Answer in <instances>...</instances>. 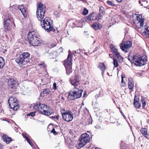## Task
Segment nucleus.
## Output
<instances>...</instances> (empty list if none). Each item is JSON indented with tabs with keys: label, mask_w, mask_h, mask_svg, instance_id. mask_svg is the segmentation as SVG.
I'll use <instances>...</instances> for the list:
<instances>
[{
	"label": "nucleus",
	"mask_w": 149,
	"mask_h": 149,
	"mask_svg": "<svg viewBox=\"0 0 149 149\" xmlns=\"http://www.w3.org/2000/svg\"><path fill=\"white\" fill-rule=\"evenodd\" d=\"M141 132L142 134L144 135L146 138H148V137H147L146 136L147 135H148V134L146 129H142L141 130Z\"/></svg>",
	"instance_id": "obj_34"
},
{
	"label": "nucleus",
	"mask_w": 149,
	"mask_h": 149,
	"mask_svg": "<svg viewBox=\"0 0 149 149\" xmlns=\"http://www.w3.org/2000/svg\"><path fill=\"white\" fill-rule=\"evenodd\" d=\"M84 97H85V95H84Z\"/></svg>",
	"instance_id": "obj_61"
},
{
	"label": "nucleus",
	"mask_w": 149,
	"mask_h": 149,
	"mask_svg": "<svg viewBox=\"0 0 149 149\" xmlns=\"http://www.w3.org/2000/svg\"><path fill=\"white\" fill-rule=\"evenodd\" d=\"M58 51L60 52H62L63 51V49L62 47H60L58 49Z\"/></svg>",
	"instance_id": "obj_45"
},
{
	"label": "nucleus",
	"mask_w": 149,
	"mask_h": 149,
	"mask_svg": "<svg viewBox=\"0 0 149 149\" xmlns=\"http://www.w3.org/2000/svg\"><path fill=\"white\" fill-rule=\"evenodd\" d=\"M98 68L102 71V75L104 73V71L106 69V66L102 63H99Z\"/></svg>",
	"instance_id": "obj_18"
},
{
	"label": "nucleus",
	"mask_w": 149,
	"mask_h": 149,
	"mask_svg": "<svg viewBox=\"0 0 149 149\" xmlns=\"http://www.w3.org/2000/svg\"><path fill=\"white\" fill-rule=\"evenodd\" d=\"M110 57H111V56H110V54H109Z\"/></svg>",
	"instance_id": "obj_60"
},
{
	"label": "nucleus",
	"mask_w": 149,
	"mask_h": 149,
	"mask_svg": "<svg viewBox=\"0 0 149 149\" xmlns=\"http://www.w3.org/2000/svg\"><path fill=\"white\" fill-rule=\"evenodd\" d=\"M134 107L135 108H139L140 107L141 104L138 100H136L135 97H134Z\"/></svg>",
	"instance_id": "obj_26"
},
{
	"label": "nucleus",
	"mask_w": 149,
	"mask_h": 149,
	"mask_svg": "<svg viewBox=\"0 0 149 149\" xmlns=\"http://www.w3.org/2000/svg\"><path fill=\"white\" fill-rule=\"evenodd\" d=\"M72 54L70 50L69 51V54L67 59L65 60L64 62L65 67H67L72 66Z\"/></svg>",
	"instance_id": "obj_15"
},
{
	"label": "nucleus",
	"mask_w": 149,
	"mask_h": 149,
	"mask_svg": "<svg viewBox=\"0 0 149 149\" xmlns=\"http://www.w3.org/2000/svg\"><path fill=\"white\" fill-rule=\"evenodd\" d=\"M116 1L118 2H121L122 1V0H116Z\"/></svg>",
	"instance_id": "obj_49"
},
{
	"label": "nucleus",
	"mask_w": 149,
	"mask_h": 149,
	"mask_svg": "<svg viewBox=\"0 0 149 149\" xmlns=\"http://www.w3.org/2000/svg\"><path fill=\"white\" fill-rule=\"evenodd\" d=\"M51 133H52L54 135H56L57 134V132H56L54 129V128H53L51 131Z\"/></svg>",
	"instance_id": "obj_41"
},
{
	"label": "nucleus",
	"mask_w": 149,
	"mask_h": 149,
	"mask_svg": "<svg viewBox=\"0 0 149 149\" xmlns=\"http://www.w3.org/2000/svg\"><path fill=\"white\" fill-rule=\"evenodd\" d=\"M50 92V91L49 89H45L41 93L40 95H42V94H44V95H42L43 96L47 95L49 94V93Z\"/></svg>",
	"instance_id": "obj_27"
},
{
	"label": "nucleus",
	"mask_w": 149,
	"mask_h": 149,
	"mask_svg": "<svg viewBox=\"0 0 149 149\" xmlns=\"http://www.w3.org/2000/svg\"><path fill=\"white\" fill-rule=\"evenodd\" d=\"M102 91H100V93H101L102 92Z\"/></svg>",
	"instance_id": "obj_56"
},
{
	"label": "nucleus",
	"mask_w": 149,
	"mask_h": 149,
	"mask_svg": "<svg viewBox=\"0 0 149 149\" xmlns=\"http://www.w3.org/2000/svg\"><path fill=\"white\" fill-rule=\"evenodd\" d=\"M47 106L46 105L39 102L34 105L33 106V108L42 114V112L46 109Z\"/></svg>",
	"instance_id": "obj_11"
},
{
	"label": "nucleus",
	"mask_w": 149,
	"mask_h": 149,
	"mask_svg": "<svg viewBox=\"0 0 149 149\" xmlns=\"http://www.w3.org/2000/svg\"><path fill=\"white\" fill-rule=\"evenodd\" d=\"M144 22H139L138 21H135V26L137 28L139 29L143 26Z\"/></svg>",
	"instance_id": "obj_24"
},
{
	"label": "nucleus",
	"mask_w": 149,
	"mask_h": 149,
	"mask_svg": "<svg viewBox=\"0 0 149 149\" xmlns=\"http://www.w3.org/2000/svg\"><path fill=\"white\" fill-rule=\"evenodd\" d=\"M123 117H124V118H125V117H124V116H123Z\"/></svg>",
	"instance_id": "obj_62"
},
{
	"label": "nucleus",
	"mask_w": 149,
	"mask_h": 149,
	"mask_svg": "<svg viewBox=\"0 0 149 149\" xmlns=\"http://www.w3.org/2000/svg\"><path fill=\"white\" fill-rule=\"evenodd\" d=\"M36 113L35 112H31V113H30L29 114V116H31L32 117H33V116H35V113Z\"/></svg>",
	"instance_id": "obj_43"
},
{
	"label": "nucleus",
	"mask_w": 149,
	"mask_h": 149,
	"mask_svg": "<svg viewBox=\"0 0 149 149\" xmlns=\"http://www.w3.org/2000/svg\"><path fill=\"white\" fill-rule=\"evenodd\" d=\"M111 49L112 52H113V54L117 56L118 58L119 56H120V54L118 52L117 49H116L115 47H111Z\"/></svg>",
	"instance_id": "obj_25"
},
{
	"label": "nucleus",
	"mask_w": 149,
	"mask_h": 149,
	"mask_svg": "<svg viewBox=\"0 0 149 149\" xmlns=\"http://www.w3.org/2000/svg\"><path fill=\"white\" fill-rule=\"evenodd\" d=\"M132 79L131 80L130 79H129V83L128 84V88L130 89H132L134 87V83L132 82Z\"/></svg>",
	"instance_id": "obj_28"
},
{
	"label": "nucleus",
	"mask_w": 149,
	"mask_h": 149,
	"mask_svg": "<svg viewBox=\"0 0 149 149\" xmlns=\"http://www.w3.org/2000/svg\"><path fill=\"white\" fill-rule=\"evenodd\" d=\"M41 22L42 27L46 31L48 32L51 31L54 32L55 30L53 29L52 22L50 18L48 17H45L42 21H41Z\"/></svg>",
	"instance_id": "obj_4"
},
{
	"label": "nucleus",
	"mask_w": 149,
	"mask_h": 149,
	"mask_svg": "<svg viewBox=\"0 0 149 149\" xmlns=\"http://www.w3.org/2000/svg\"><path fill=\"white\" fill-rule=\"evenodd\" d=\"M136 21H138L139 22H144V19L142 18V16L141 15H137L136 16Z\"/></svg>",
	"instance_id": "obj_30"
},
{
	"label": "nucleus",
	"mask_w": 149,
	"mask_h": 149,
	"mask_svg": "<svg viewBox=\"0 0 149 149\" xmlns=\"http://www.w3.org/2000/svg\"><path fill=\"white\" fill-rule=\"evenodd\" d=\"M56 83H54L53 85V89L54 90H56Z\"/></svg>",
	"instance_id": "obj_44"
},
{
	"label": "nucleus",
	"mask_w": 149,
	"mask_h": 149,
	"mask_svg": "<svg viewBox=\"0 0 149 149\" xmlns=\"http://www.w3.org/2000/svg\"><path fill=\"white\" fill-rule=\"evenodd\" d=\"M113 64L114 66L115 67H117L118 66V64L116 60L115 59H114Z\"/></svg>",
	"instance_id": "obj_35"
},
{
	"label": "nucleus",
	"mask_w": 149,
	"mask_h": 149,
	"mask_svg": "<svg viewBox=\"0 0 149 149\" xmlns=\"http://www.w3.org/2000/svg\"><path fill=\"white\" fill-rule=\"evenodd\" d=\"M79 76L78 75H76L74 79H70V83L72 85L76 87H80V82L79 80Z\"/></svg>",
	"instance_id": "obj_14"
},
{
	"label": "nucleus",
	"mask_w": 149,
	"mask_h": 149,
	"mask_svg": "<svg viewBox=\"0 0 149 149\" xmlns=\"http://www.w3.org/2000/svg\"><path fill=\"white\" fill-rule=\"evenodd\" d=\"M121 83V86H125L126 84L125 83L123 82V79H122Z\"/></svg>",
	"instance_id": "obj_42"
},
{
	"label": "nucleus",
	"mask_w": 149,
	"mask_h": 149,
	"mask_svg": "<svg viewBox=\"0 0 149 149\" xmlns=\"http://www.w3.org/2000/svg\"><path fill=\"white\" fill-rule=\"evenodd\" d=\"M5 64V61L2 57H0V69L2 68Z\"/></svg>",
	"instance_id": "obj_29"
},
{
	"label": "nucleus",
	"mask_w": 149,
	"mask_h": 149,
	"mask_svg": "<svg viewBox=\"0 0 149 149\" xmlns=\"http://www.w3.org/2000/svg\"><path fill=\"white\" fill-rule=\"evenodd\" d=\"M104 13V8L102 6L100 7L99 9V12L98 16V20L101 18V17H102Z\"/></svg>",
	"instance_id": "obj_20"
},
{
	"label": "nucleus",
	"mask_w": 149,
	"mask_h": 149,
	"mask_svg": "<svg viewBox=\"0 0 149 149\" xmlns=\"http://www.w3.org/2000/svg\"><path fill=\"white\" fill-rule=\"evenodd\" d=\"M139 3H141V1H139Z\"/></svg>",
	"instance_id": "obj_57"
},
{
	"label": "nucleus",
	"mask_w": 149,
	"mask_h": 149,
	"mask_svg": "<svg viewBox=\"0 0 149 149\" xmlns=\"http://www.w3.org/2000/svg\"><path fill=\"white\" fill-rule=\"evenodd\" d=\"M29 55L27 52L23 53L16 59L15 61L19 65H26L29 61Z\"/></svg>",
	"instance_id": "obj_5"
},
{
	"label": "nucleus",
	"mask_w": 149,
	"mask_h": 149,
	"mask_svg": "<svg viewBox=\"0 0 149 149\" xmlns=\"http://www.w3.org/2000/svg\"><path fill=\"white\" fill-rule=\"evenodd\" d=\"M125 77V75H122L121 76V79H123V78Z\"/></svg>",
	"instance_id": "obj_48"
},
{
	"label": "nucleus",
	"mask_w": 149,
	"mask_h": 149,
	"mask_svg": "<svg viewBox=\"0 0 149 149\" xmlns=\"http://www.w3.org/2000/svg\"><path fill=\"white\" fill-rule=\"evenodd\" d=\"M3 141L7 143H9L12 140L10 137H9L6 135H4L3 136Z\"/></svg>",
	"instance_id": "obj_23"
},
{
	"label": "nucleus",
	"mask_w": 149,
	"mask_h": 149,
	"mask_svg": "<svg viewBox=\"0 0 149 149\" xmlns=\"http://www.w3.org/2000/svg\"><path fill=\"white\" fill-rule=\"evenodd\" d=\"M92 27L95 30H98L101 29L102 26L100 23L95 22L93 24Z\"/></svg>",
	"instance_id": "obj_21"
},
{
	"label": "nucleus",
	"mask_w": 149,
	"mask_h": 149,
	"mask_svg": "<svg viewBox=\"0 0 149 149\" xmlns=\"http://www.w3.org/2000/svg\"><path fill=\"white\" fill-rule=\"evenodd\" d=\"M98 16L94 13L91 14L87 17V19L90 21H95V20H98Z\"/></svg>",
	"instance_id": "obj_16"
},
{
	"label": "nucleus",
	"mask_w": 149,
	"mask_h": 149,
	"mask_svg": "<svg viewBox=\"0 0 149 149\" xmlns=\"http://www.w3.org/2000/svg\"><path fill=\"white\" fill-rule=\"evenodd\" d=\"M129 60L132 63H134L136 66H141L146 64L147 61L146 56H141L139 55H133L129 56Z\"/></svg>",
	"instance_id": "obj_1"
},
{
	"label": "nucleus",
	"mask_w": 149,
	"mask_h": 149,
	"mask_svg": "<svg viewBox=\"0 0 149 149\" xmlns=\"http://www.w3.org/2000/svg\"><path fill=\"white\" fill-rule=\"evenodd\" d=\"M146 136H147V137H148V138H149V135L148 134V135H147Z\"/></svg>",
	"instance_id": "obj_54"
},
{
	"label": "nucleus",
	"mask_w": 149,
	"mask_h": 149,
	"mask_svg": "<svg viewBox=\"0 0 149 149\" xmlns=\"http://www.w3.org/2000/svg\"><path fill=\"white\" fill-rule=\"evenodd\" d=\"M132 46V43L130 41L124 42L122 43L120 45L121 49L124 52H127V49H129Z\"/></svg>",
	"instance_id": "obj_12"
},
{
	"label": "nucleus",
	"mask_w": 149,
	"mask_h": 149,
	"mask_svg": "<svg viewBox=\"0 0 149 149\" xmlns=\"http://www.w3.org/2000/svg\"><path fill=\"white\" fill-rule=\"evenodd\" d=\"M79 142L78 146L81 148L84 146L86 143L89 142L90 141V137L88 134L86 133L82 134L79 139Z\"/></svg>",
	"instance_id": "obj_6"
},
{
	"label": "nucleus",
	"mask_w": 149,
	"mask_h": 149,
	"mask_svg": "<svg viewBox=\"0 0 149 149\" xmlns=\"http://www.w3.org/2000/svg\"><path fill=\"white\" fill-rule=\"evenodd\" d=\"M88 13V10L86 8H84V9L82 13V14L84 15H86Z\"/></svg>",
	"instance_id": "obj_37"
},
{
	"label": "nucleus",
	"mask_w": 149,
	"mask_h": 149,
	"mask_svg": "<svg viewBox=\"0 0 149 149\" xmlns=\"http://www.w3.org/2000/svg\"><path fill=\"white\" fill-rule=\"evenodd\" d=\"M95 149H100L99 148H96Z\"/></svg>",
	"instance_id": "obj_58"
},
{
	"label": "nucleus",
	"mask_w": 149,
	"mask_h": 149,
	"mask_svg": "<svg viewBox=\"0 0 149 149\" xmlns=\"http://www.w3.org/2000/svg\"><path fill=\"white\" fill-rule=\"evenodd\" d=\"M66 73L69 74L72 72V66L65 67Z\"/></svg>",
	"instance_id": "obj_33"
},
{
	"label": "nucleus",
	"mask_w": 149,
	"mask_h": 149,
	"mask_svg": "<svg viewBox=\"0 0 149 149\" xmlns=\"http://www.w3.org/2000/svg\"><path fill=\"white\" fill-rule=\"evenodd\" d=\"M80 87L74 86V88L70 91L68 93V99L72 100L80 97L83 90L79 88Z\"/></svg>",
	"instance_id": "obj_3"
},
{
	"label": "nucleus",
	"mask_w": 149,
	"mask_h": 149,
	"mask_svg": "<svg viewBox=\"0 0 149 149\" xmlns=\"http://www.w3.org/2000/svg\"><path fill=\"white\" fill-rule=\"evenodd\" d=\"M95 127L96 129H100L101 128V127H100V126L99 125H96V126H95Z\"/></svg>",
	"instance_id": "obj_46"
},
{
	"label": "nucleus",
	"mask_w": 149,
	"mask_h": 149,
	"mask_svg": "<svg viewBox=\"0 0 149 149\" xmlns=\"http://www.w3.org/2000/svg\"><path fill=\"white\" fill-rule=\"evenodd\" d=\"M18 81L11 77L8 79V84L11 88L16 89L18 86Z\"/></svg>",
	"instance_id": "obj_10"
},
{
	"label": "nucleus",
	"mask_w": 149,
	"mask_h": 149,
	"mask_svg": "<svg viewBox=\"0 0 149 149\" xmlns=\"http://www.w3.org/2000/svg\"><path fill=\"white\" fill-rule=\"evenodd\" d=\"M18 9L20 11L23 16L25 17H26L27 15V8L24 7V5H21L19 6L18 7Z\"/></svg>",
	"instance_id": "obj_17"
},
{
	"label": "nucleus",
	"mask_w": 149,
	"mask_h": 149,
	"mask_svg": "<svg viewBox=\"0 0 149 149\" xmlns=\"http://www.w3.org/2000/svg\"><path fill=\"white\" fill-rule=\"evenodd\" d=\"M107 3L108 5L111 6H115V4L112 1H107Z\"/></svg>",
	"instance_id": "obj_36"
},
{
	"label": "nucleus",
	"mask_w": 149,
	"mask_h": 149,
	"mask_svg": "<svg viewBox=\"0 0 149 149\" xmlns=\"http://www.w3.org/2000/svg\"><path fill=\"white\" fill-rule=\"evenodd\" d=\"M45 110L42 112V114L45 115H50L52 112V109L49 107H47V106L46 107V109Z\"/></svg>",
	"instance_id": "obj_19"
},
{
	"label": "nucleus",
	"mask_w": 149,
	"mask_h": 149,
	"mask_svg": "<svg viewBox=\"0 0 149 149\" xmlns=\"http://www.w3.org/2000/svg\"><path fill=\"white\" fill-rule=\"evenodd\" d=\"M29 143L30 144V145L31 146H33V144H32V143H31V142H30H30H29Z\"/></svg>",
	"instance_id": "obj_51"
},
{
	"label": "nucleus",
	"mask_w": 149,
	"mask_h": 149,
	"mask_svg": "<svg viewBox=\"0 0 149 149\" xmlns=\"http://www.w3.org/2000/svg\"><path fill=\"white\" fill-rule=\"evenodd\" d=\"M51 117L53 120H55L56 119L57 120H58L59 118V115L55 116H52Z\"/></svg>",
	"instance_id": "obj_40"
},
{
	"label": "nucleus",
	"mask_w": 149,
	"mask_h": 149,
	"mask_svg": "<svg viewBox=\"0 0 149 149\" xmlns=\"http://www.w3.org/2000/svg\"><path fill=\"white\" fill-rule=\"evenodd\" d=\"M0 149H3V145L0 143Z\"/></svg>",
	"instance_id": "obj_47"
},
{
	"label": "nucleus",
	"mask_w": 149,
	"mask_h": 149,
	"mask_svg": "<svg viewBox=\"0 0 149 149\" xmlns=\"http://www.w3.org/2000/svg\"><path fill=\"white\" fill-rule=\"evenodd\" d=\"M8 102L10 108L13 110L16 111L19 108L16 98L12 97H10L8 100Z\"/></svg>",
	"instance_id": "obj_8"
},
{
	"label": "nucleus",
	"mask_w": 149,
	"mask_h": 149,
	"mask_svg": "<svg viewBox=\"0 0 149 149\" xmlns=\"http://www.w3.org/2000/svg\"><path fill=\"white\" fill-rule=\"evenodd\" d=\"M45 12V6L41 3H39L36 11L37 17L39 20H41L44 17Z\"/></svg>",
	"instance_id": "obj_7"
},
{
	"label": "nucleus",
	"mask_w": 149,
	"mask_h": 149,
	"mask_svg": "<svg viewBox=\"0 0 149 149\" xmlns=\"http://www.w3.org/2000/svg\"><path fill=\"white\" fill-rule=\"evenodd\" d=\"M110 57H111V56H110V54H109Z\"/></svg>",
	"instance_id": "obj_59"
},
{
	"label": "nucleus",
	"mask_w": 149,
	"mask_h": 149,
	"mask_svg": "<svg viewBox=\"0 0 149 149\" xmlns=\"http://www.w3.org/2000/svg\"><path fill=\"white\" fill-rule=\"evenodd\" d=\"M120 113H121L122 114V115H123L124 114H123V112H122V111L120 110Z\"/></svg>",
	"instance_id": "obj_53"
},
{
	"label": "nucleus",
	"mask_w": 149,
	"mask_h": 149,
	"mask_svg": "<svg viewBox=\"0 0 149 149\" xmlns=\"http://www.w3.org/2000/svg\"><path fill=\"white\" fill-rule=\"evenodd\" d=\"M89 123L90 124H91L92 123V122L91 121V122H89Z\"/></svg>",
	"instance_id": "obj_55"
},
{
	"label": "nucleus",
	"mask_w": 149,
	"mask_h": 149,
	"mask_svg": "<svg viewBox=\"0 0 149 149\" xmlns=\"http://www.w3.org/2000/svg\"><path fill=\"white\" fill-rule=\"evenodd\" d=\"M143 29V32L145 33L147 38H149V26L146 25H145Z\"/></svg>",
	"instance_id": "obj_22"
},
{
	"label": "nucleus",
	"mask_w": 149,
	"mask_h": 149,
	"mask_svg": "<svg viewBox=\"0 0 149 149\" xmlns=\"http://www.w3.org/2000/svg\"><path fill=\"white\" fill-rule=\"evenodd\" d=\"M63 119L65 121L69 122L72 121L73 119V114L70 110L66 111L62 113Z\"/></svg>",
	"instance_id": "obj_9"
},
{
	"label": "nucleus",
	"mask_w": 149,
	"mask_h": 149,
	"mask_svg": "<svg viewBox=\"0 0 149 149\" xmlns=\"http://www.w3.org/2000/svg\"><path fill=\"white\" fill-rule=\"evenodd\" d=\"M39 36L34 31H29L28 34V41L29 43L33 46H38L40 43Z\"/></svg>",
	"instance_id": "obj_2"
},
{
	"label": "nucleus",
	"mask_w": 149,
	"mask_h": 149,
	"mask_svg": "<svg viewBox=\"0 0 149 149\" xmlns=\"http://www.w3.org/2000/svg\"><path fill=\"white\" fill-rule=\"evenodd\" d=\"M146 98L144 97H142L141 99V102L142 103V106L143 108H144L146 105Z\"/></svg>",
	"instance_id": "obj_32"
},
{
	"label": "nucleus",
	"mask_w": 149,
	"mask_h": 149,
	"mask_svg": "<svg viewBox=\"0 0 149 149\" xmlns=\"http://www.w3.org/2000/svg\"><path fill=\"white\" fill-rule=\"evenodd\" d=\"M54 14L57 17H58L60 16L61 13L58 11H56L54 12Z\"/></svg>",
	"instance_id": "obj_38"
},
{
	"label": "nucleus",
	"mask_w": 149,
	"mask_h": 149,
	"mask_svg": "<svg viewBox=\"0 0 149 149\" xmlns=\"http://www.w3.org/2000/svg\"><path fill=\"white\" fill-rule=\"evenodd\" d=\"M12 8L13 9H12V10H14V11H15L16 10H17V9H16L15 8H14L13 7Z\"/></svg>",
	"instance_id": "obj_52"
},
{
	"label": "nucleus",
	"mask_w": 149,
	"mask_h": 149,
	"mask_svg": "<svg viewBox=\"0 0 149 149\" xmlns=\"http://www.w3.org/2000/svg\"><path fill=\"white\" fill-rule=\"evenodd\" d=\"M41 65H42L44 67H45V65L44 63H43V64H42Z\"/></svg>",
	"instance_id": "obj_50"
},
{
	"label": "nucleus",
	"mask_w": 149,
	"mask_h": 149,
	"mask_svg": "<svg viewBox=\"0 0 149 149\" xmlns=\"http://www.w3.org/2000/svg\"><path fill=\"white\" fill-rule=\"evenodd\" d=\"M22 135L23 136V137L26 139V140H27V142L29 143L30 142V140L25 135V134H23Z\"/></svg>",
	"instance_id": "obj_39"
},
{
	"label": "nucleus",
	"mask_w": 149,
	"mask_h": 149,
	"mask_svg": "<svg viewBox=\"0 0 149 149\" xmlns=\"http://www.w3.org/2000/svg\"><path fill=\"white\" fill-rule=\"evenodd\" d=\"M12 20V19L10 17L4 21V29L5 31H9L10 29Z\"/></svg>",
	"instance_id": "obj_13"
},
{
	"label": "nucleus",
	"mask_w": 149,
	"mask_h": 149,
	"mask_svg": "<svg viewBox=\"0 0 149 149\" xmlns=\"http://www.w3.org/2000/svg\"><path fill=\"white\" fill-rule=\"evenodd\" d=\"M56 53L54 51L52 52L51 53L49 54V58H54L56 57Z\"/></svg>",
	"instance_id": "obj_31"
}]
</instances>
